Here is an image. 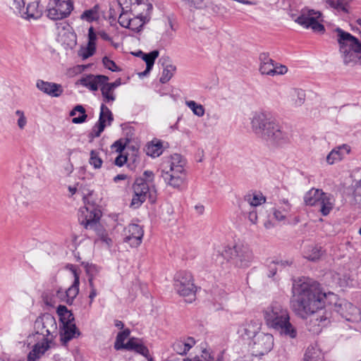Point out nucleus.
Masks as SVG:
<instances>
[{
    "label": "nucleus",
    "instance_id": "nucleus-1",
    "mask_svg": "<svg viewBox=\"0 0 361 361\" xmlns=\"http://www.w3.org/2000/svg\"><path fill=\"white\" fill-rule=\"evenodd\" d=\"M292 294L291 307L302 319L322 310L329 298L336 299V295L323 292L319 283L307 277L293 280Z\"/></svg>",
    "mask_w": 361,
    "mask_h": 361
},
{
    "label": "nucleus",
    "instance_id": "nucleus-2",
    "mask_svg": "<svg viewBox=\"0 0 361 361\" xmlns=\"http://www.w3.org/2000/svg\"><path fill=\"white\" fill-rule=\"evenodd\" d=\"M258 321H246L239 326L237 334L247 344V351L252 355L262 356L268 353L274 346L271 334L261 331Z\"/></svg>",
    "mask_w": 361,
    "mask_h": 361
},
{
    "label": "nucleus",
    "instance_id": "nucleus-3",
    "mask_svg": "<svg viewBox=\"0 0 361 361\" xmlns=\"http://www.w3.org/2000/svg\"><path fill=\"white\" fill-rule=\"evenodd\" d=\"M252 132L258 137L266 142L281 145L288 142V135L281 127L265 111H256L250 118Z\"/></svg>",
    "mask_w": 361,
    "mask_h": 361
},
{
    "label": "nucleus",
    "instance_id": "nucleus-4",
    "mask_svg": "<svg viewBox=\"0 0 361 361\" xmlns=\"http://www.w3.org/2000/svg\"><path fill=\"white\" fill-rule=\"evenodd\" d=\"M262 314L269 328L277 331L281 336L290 338L297 336V331L290 322L288 310L280 302H272L264 308Z\"/></svg>",
    "mask_w": 361,
    "mask_h": 361
},
{
    "label": "nucleus",
    "instance_id": "nucleus-5",
    "mask_svg": "<svg viewBox=\"0 0 361 361\" xmlns=\"http://www.w3.org/2000/svg\"><path fill=\"white\" fill-rule=\"evenodd\" d=\"M339 52L345 65L355 64L357 60L361 64V42L350 33L340 27L335 29Z\"/></svg>",
    "mask_w": 361,
    "mask_h": 361
},
{
    "label": "nucleus",
    "instance_id": "nucleus-6",
    "mask_svg": "<svg viewBox=\"0 0 361 361\" xmlns=\"http://www.w3.org/2000/svg\"><path fill=\"white\" fill-rule=\"evenodd\" d=\"M222 255L235 267L241 269L249 267L254 259L252 250L247 245L241 243L226 247Z\"/></svg>",
    "mask_w": 361,
    "mask_h": 361
},
{
    "label": "nucleus",
    "instance_id": "nucleus-7",
    "mask_svg": "<svg viewBox=\"0 0 361 361\" xmlns=\"http://www.w3.org/2000/svg\"><path fill=\"white\" fill-rule=\"evenodd\" d=\"M73 10L72 0H49L47 6V16L53 20L66 18Z\"/></svg>",
    "mask_w": 361,
    "mask_h": 361
},
{
    "label": "nucleus",
    "instance_id": "nucleus-8",
    "mask_svg": "<svg viewBox=\"0 0 361 361\" xmlns=\"http://www.w3.org/2000/svg\"><path fill=\"white\" fill-rule=\"evenodd\" d=\"M174 286L180 295L190 297L188 301L192 302L195 294V287L190 273L186 271L178 272L175 276Z\"/></svg>",
    "mask_w": 361,
    "mask_h": 361
},
{
    "label": "nucleus",
    "instance_id": "nucleus-9",
    "mask_svg": "<svg viewBox=\"0 0 361 361\" xmlns=\"http://www.w3.org/2000/svg\"><path fill=\"white\" fill-rule=\"evenodd\" d=\"M36 333L43 336L47 340L57 331V324L55 318L50 314H44L39 317L35 322Z\"/></svg>",
    "mask_w": 361,
    "mask_h": 361
},
{
    "label": "nucleus",
    "instance_id": "nucleus-10",
    "mask_svg": "<svg viewBox=\"0 0 361 361\" xmlns=\"http://www.w3.org/2000/svg\"><path fill=\"white\" fill-rule=\"evenodd\" d=\"M320 17L321 13L319 11L304 9L302 11L301 15L295 21L305 28L310 27L314 32H322L324 31V27L318 21Z\"/></svg>",
    "mask_w": 361,
    "mask_h": 361
},
{
    "label": "nucleus",
    "instance_id": "nucleus-11",
    "mask_svg": "<svg viewBox=\"0 0 361 361\" xmlns=\"http://www.w3.org/2000/svg\"><path fill=\"white\" fill-rule=\"evenodd\" d=\"M150 185L144 178L135 179L133 185L134 195L130 203L132 207L138 208L146 201L147 196L150 193Z\"/></svg>",
    "mask_w": 361,
    "mask_h": 361
},
{
    "label": "nucleus",
    "instance_id": "nucleus-12",
    "mask_svg": "<svg viewBox=\"0 0 361 361\" xmlns=\"http://www.w3.org/2000/svg\"><path fill=\"white\" fill-rule=\"evenodd\" d=\"M101 217V211L94 204H87L79 210L78 219L86 228H92Z\"/></svg>",
    "mask_w": 361,
    "mask_h": 361
},
{
    "label": "nucleus",
    "instance_id": "nucleus-13",
    "mask_svg": "<svg viewBox=\"0 0 361 361\" xmlns=\"http://www.w3.org/2000/svg\"><path fill=\"white\" fill-rule=\"evenodd\" d=\"M330 314L324 310L317 311V313L310 314V320L307 324L310 331L313 334H318L322 329L330 323Z\"/></svg>",
    "mask_w": 361,
    "mask_h": 361
},
{
    "label": "nucleus",
    "instance_id": "nucleus-14",
    "mask_svg": "<svg viewBox=\"0 0 361 361\" xmlns=\"http://www.w3.org/2000/svg\"><path fill=\"white\" fill-rule=\"evenodd\" d=\"M185 166L186 160L180 154H173L164 159L161 165V172L186 171Z\"/></svg>",
    "mask_w": 361,
    "mask_h": 361
},
{
    "label": "nucleus",
    "instance_id": "nucleus-15",
    "mask_svg": "<svg viewBox=\"0 0 361 361\" xmlns=\"http://www.w3.org/2000/svg\"><path fill=\"white\" fill-rule=\"evenodd\" d=\"M144 231L140 226L135 224H129L124 230V242L131 247H137L142 243Z\"/></svg>",
    "mask_w": 361,
    "mask_h": 361
},
{
    "label": "nucleus",
    "instance_id": "nucleus-16",
    "mask_svg": "<svg viewBox=\"0 0 361 361\" xmlns=\"http://www.w3.org/2000/svg\"><path fill=\"white\" fill-rule=\"evenodd\" d=\"M161 176L167 185L179 189L185 182L187 173L186 171H179V172L169 171L168 173L161 172Z\"/></svg>",
    "mask_w": 361,
    "mask_h": 361
},
{
    "label": "nucleus",
    "instance_id": "nucleus-17",
    "mask_svg": "<svg viewBox=\"0 0 361 361\" xmlns=\"http://www.w3.org/2000/svg\"><path fill=\"white\" fill-rule=\"evenodd\" d=\"M332 298H329L328 301L330 303L334 302V310L347 320L350 319V318L348 317L350 315L355 314L357 312L356 307L350 302L345 300L339 299L337 296L336 299Z\"/></svg>",
    "mask_w": 361,
    "mask_h": 361
},
{
    "label": "nucleus",
    "instance_id": "nucleus-18",
    "mask_svg": "<svg viewBox=\"0 0 361 361\" xmlns=\"http://www.w3.org/2000/svg\"><path fill=\"white\" fill-rule=\"evenodd\" d=\"M123 11H130L140 14V7H144L146 11H152V5L147 0H118Z\"/></svg>",
    "mask_w": 361,
    "mask_h": 361
},
{
    "label": "nucleus",
    "instance_id": "nucleus-19",
    "mask_svg": "<svg viewBox=\"0 0 361 361\" xmlns=\"http://www.w3.org/2000/svg\"><path fill=\"white\" fill-rule=\"evenodd\" d=\"M70 269L74 276V281L66 290H63L65 302L68 305L72 304L74 299L78 295L79 293L80 284L79 274L77 271V269L73 265H71Z\"/></svg>",
    "mask_w": 361,
    "mask_h": 361
},
{
    "label": "nucleus",
    "instance_id": "nucleus-20",
    "mask_svg": "<svg viewBox=\"0 0 361 361\" xmlns=\"http://www.w3.org/2000/svg\"><path fill=\"white\" fill-rule=\"evenodd\" d=\"M42 299L47 306L51 307L60 302H65L63 290L61 288L48 290L43 293Z\"/></svg>",
    "mask_w": 361,
    "mask_h": 361
},
{
    "label": "nucleus",
    "instance_id": "nucleus-21",
    "mask_svg": "<svg viewBox=\"0 0 361 361\" xmlns=\"http://www.w3.org/2000/svg\"><path fill=\"white\" fill-rule=\"evenodd\" d=\"M113 120V116L111 111L104 104L101 105L100 114L99 121L94 126L93 131L95 137H99L103 132L106 126V122L108 121L110 124Z\"/></svg>",
    "mask_w": 361,
    "mask_h": 361
},
{
    "label": "nucleus",
    "instance_id": "nucleus-22",
    "mask_svg": "<svg viewBox=\"0 0 361 361\" xmlns=\"http://www.w3.org/2000/svg\"><path fill=\"white\" fill-rule=\"evenodd\" d=\"M97 35L94 31V28L90 27L88 30V42L85 47H82L78 55L83 59H87L94 55L96 51Z\"/></svg>",
    "mask_w": 361,
    "mask_h": 361
},
{
    "label": "nucleus",
    "instance_id": "nucleus-23",
    "mask_svg": "<svg viewBox=\"0 0 361 361\" xmlns=\"http://www.w3.org/2000/svg\"><path fill=\"white\" fill-rule=\"evenodd\" d=\"M61 324V336L63 341H69L72 338H75L76 335L78 336L80 334V332L77 329L74 323V317H73V319L67 318V320H63Z\"/></svg>",
    "mask_w": 361,
    "mask_h": 361
},
{
    "label": "nucleus",
    "instance_id": "nucleus-24",
    "mask_svg": "<svg viewBox=\"0 0 361 361\" xmlns=\"http://www.w3.org/2000/svg\"><path fill=\"white\" fill-rule=\"evenodd\" d=\"M36 87L42 92L54 97H59L63 93L62 86L54 82L38 80Z\"/></svg>",
    "mask_w": 361,
    "mask_h": 361
},
{
    "label": "nucleus",
    "instance_id": "nucleus-25",
    "mask_svg": "<svg viewBox=\"0 0 361 361\" xmlns=\"http://www.w3.org/2000/svg\"><path fill=\"white\" fill-rule=\"evenodd\" d=\"M109 78L103 75H88L80 80V83L92 91H96L102 84L109 81Z\"/></svg>",
    "mask_w": 361,
    "mask_h": 361
},
{
    "label": "nucleus",
    "instance_id": "nucleus-26",
    "mask_svg": "<svg viewBox=\"0 0 361 361\" xmlns=\"http://www.w3.org/2000/svg\"><path fill=\"white\" fill-rule=\"evenodd\" d=\"M13 196L16 204L18 206L27 207L31 200V192L29 188L20 186L16 184L13 187Z\"/></svg>",
    "mask_w": 361,
    "mask_h": 361
},
{
    "label": "nucleus",
    "instance_id": "nucleus-27",
    "mask_svg": "<svg viewBox=\"0 0 361 361\" xmlns=\"http://www.w3.org/2000/svg\"><path fill=\"white\" fill-rule=\"evenodd\" d=\"M192 337H183L176 340L172 344L173 350L178 355H184L195 345Z\"/></svg>",
    "mask_w": 361,
    "mask_h": 361
},
{
    "label": "nucleus",
    "instance_id": "nucleus-28",
    "mask_svg": "<svg viewBox=\"0 0 361 361\" xmlns=\"http://www.w3.org/2000/svg\"><path fill=\"white\" fill-rule=\"evenodd\" d=\"M152 11H146L145 13L140 10V14L136 12H133V16L130 18V25L128 26V29H130L135 32H139L142 27L149 20V14Z\"/></svg>",
    "mask_w": 361,
    "mask_h": 361
},
{
    "label": "nucleus",
    "instance_id": "nucleus-29",
    "mask_svg": "<svg viewBox=\"0 0 361 361\" xmlns=\"http://www.w3.org/2000/svg\"><path fill=\"white\" fill-rule=\"evenodd\" d=\"M350 147L347 145H343L334 148L326 156V160L328 164L332 165L341 161L345 156L349 154Z\"/></svg>",
    "mask_w": 361,
    "mask_h": 361
},
{
    "label": "nucleus",
    "instance_id": "nucleus-30",
    "mask_svg": "<svg viewBox=\"0 0 361 361\" xmlns=\"http://www.w3.org/2000/svg\"><path fill=\"white\" fill-rule=\"evenodd\" d=\"M159 55V52L158 50H154L147 54L140 51L137 54V56H141L142 60L146 63V69L143 72L139 73L140 77L147 75L151 71L154 61Z\"/></svg>",
    "mask_w": 361,
    "mask_h": 361
},
{
    "label": "nucleus",
    "instance_id": "nucleus-31",
    "mask_svg": "<svg viewBox=\"0 0 361 361\" xmlns=\"http://www.w3.org/2000/svg\"><path fill=\"white\" fill-rule=\"evenodd\" d=\"M335 204V198L333 195L323 192L318 205L320 206V212L324 216L328 215Z\"/></svg>",
    "mask_w": 361,
    "mask_h": 361
},
{
    "label": "nucleus",
    "instance_id": "nucleus-32",
    "mask_svg": "<svg viewBox=\"0 0 361 361\" xmlns=\"http://www.w3.org/2000/svg\"><path fill=\"white\" fill-rule=\"evenodd\" d=\"M259 72L262 75L271 76L274 70V61L269 58L267 53H262L259 55Z\"/></svg>",
    "mask_w": 361,
    "mask_h": 361
},
{
    "label": "nucleus",
    "instance_id": "nucleus-33",
    "mask_svg": "<svg viewBox=\"0 0 361 361\" xmlns=\"http://www.w3.org/2000/svg\"><path fill=\"white\" fill-rule=\"evenodd\" d=\"M125 349L134 350L146 357L149 355L147 348L143 344L141 340L136 338H130L125 345Z\"/></svg>",
    "mask_w": 361,
    "mask_h": 361
},
{
    "label": "nucleus",
    "instance_id": "nucleus-34",
    "mask_svg": "<svg viewBox=\"0 0 361 361\" xmlns=\"http://www.w3.org/2000/svg\"><path fill=\"white\" fill-rule=\"evenodd\" d=\"M306 94L301 89H293L289 92L288 102L291 106L298 107L304 104Z\"/></svg>",
    "mask_w": 361,
    "mask_h": 361
},
{
    "label": "nucleus",
    "instance_id": "nucleus-35",
    "mask_svg": "<svg viewBox=\"0 0 361 361\" xmlns=\"http://www.w3.org/2000/svg\"><path fill=\"white\" fill-rule=\"evenodd\" d=\"M39 4L37 0L28 3L25 8L23 18L28 20L39 18L42 16V10L39 8Z\"/></svg>",
    "mask_w": 361,
    "mask_h": 361
},
{
    "label": "nucleus",
    "instance_id": "nucleus-36",
    "mask_svg": "<svg viewBox=\"0 0 361 361\" xmlns=\"http://www.w3.org/2000/svg\"><path fill=\"white\" fill-rule=\"evenodd\" d=\"M303 361H324V355L318 347L310 345L305 351Z\"/></svg>",
    "mask_w": 361,
    "mask_h": 361
},
{
    "label": "nucleus",
    "instance_id": "nucleus-37",
    "mask_svg": "<svg viewBox=\"0 0 361 361\" xmlns=\"http://www.w3.org/2000/svg\"><path fill=\"white\" fill-rule=\"evenodd\" d=\"M323 194L322 190L312 188L304 196V201L307 205L314 206L318 204Z\"/></svg>",
    "mask_w": 361,
    "mask_h": 361
},
{
    "label": "nucleus",
    "instance_id": "nucleus-38",
    "mask_svg": "<svg viewBox=\"0 0 361 361\" xmlns=\"http://www.w3.org/2000/svg\"><path fill=\"white\" fill-rule=\"evenodd\" d=\"M103 101L105 103L113 102L116 100L114 90L109 85V82H105L100 87Z\"/></svg>",
    "mask_w": 361,
    "mask_h": 361
},
{
    "label": "nucleus",
    "instance_id": "nucleus-39",
    "mask_svg": "<svg viewBox=\"0 0 361 361\" xmlns=\"http://www.w3.org/2000/svg\"><path fill=\"white\" fill-rule=\"evenodd\" d=\"M352 205L361 207V179L353 185V191L349 196Z\"/></svg>",
    "mask_w": 361,
    "mask_h": 361
},
{
    "label": "nucleus",
    "instance_id": "nucleus-40",
    "mask_svg": "<svg viewBox=\"0 0 361 361\" xmlns=\"http://www.w3.org/2000/svg\"><path fill=\"white\" fill-rule=\"evenodd\" d=\"M265 197L260 192H253L245 196V202L251 207H257L264 203Z\"/></svg>",
    "mask_w": 361,
    "mask_h": 361
},
{
    "label": "nucleus",
    "instance_id": "nucleus-41",
    "mask_svg": "<svg viewBox=\"0 0 361 361\" xmlns=\"http://www.w3.org/2000/svg\"><path fill=\"white\" fill-rule=\"evenodd\" d=\"M322 255V251L321 247L314 245H309L304 252L305 257L311 261L319 259Z\"/></svg>",
    "mask_w": 361,
    "mask_h": 361
},
{
    "label": "nucleus",
    "instance_id": "nucleus-42",
    "mask_svg": "<svg viewBox=\"0 0 361 361\" xmlns=\"http://www.w3.org/2000/svg\"><path fill=\"white\" fill-rule=\"evenodd\" d=\"M164 66L163 72L161 73V76L160 77L159 81L161 83H166L173 76V75L176 71V66H174L170 63H166Z\"/></svg>",
    "mask_w": 361,
    "mask_h": 361
},
{
    "label": "nucleus",
    "instance_id": "nucleus-43",
    "mask_svg": "<svg viewBox=\"0 0 361 361\" xmlns=\"http://www.w3.org/2000/svg\"><path fill=\"white\" fill-rule=\"evenodd\" d=\"M286 206L283 208L273 209L274 218L278 221H285L286 216L290 211V207L288 201H283Z\"/></svg>",
    "mask_w": 361,
    "mask_h": 361
},
{
    "label": "nucleus",
    "instance_id": "nucleus-44",
    "mask_svg": "<svg viewBox=\"0 0 361 361\" xmlns=\"http://www.w3.org/2000/svg\"><path fill=\"white\" fill-rule=\"evenodd\" d=\"M183 361H223V360L221 356L214 358L208 350H203L200 355H196L193 358H185Z\"/></svg>",
    "mask_w": 361,
    "mask_h": 361
},
{
    "label": "nucleus",
    "instance_id": "nucleus-45",
    "mask_svg": "<svg viewBox=\"0 0 361 361\" xmlns=\"http://www.w3.org/2000/svg\"><path fill=\"white\" fill-rule=\"evenodd\" d=\"M98 10L99 6L96 5L93 8L85 11L81 14L80 19L90 23L98 20L99 18Z\"/></svg>",
    "mask_w": 361,
    "mask_h": 361
},
{
    "label": "nucleus",
    "instance_id": "nucleus-46",
    "mask_svg": "<svg viewBox=\"0 0 361 361\" xmlns=\"http://www.w3.org/2000/svg\"><path fill=\"white\" fill-rule=\"evenodd\" d=\"M80 113V116H78V117H74L73 119H72V122L73 123H83L86 118H87V115L85 114V109H84V107L81 105H77L70 113V115L71 116H74L75 115H76L77 113Z\"/></svg>",
    "mask_w": 361,
    "mask_h": 361
},
{
    "label": "nucleus",
    "instance_id": "nucleus-47",
    "mask_svg": "<svg viewBox=\"0 0 361 361\" xmlns=\"http://www.w3.org/2000/svg\"><path fill=\"white\" fill-rule=\"evenodd\" d=\"M103 161L97 150H91L90 154L89 164L93 166L94 169H99L102 166Z\"/></svg>",
    "mask_w": 361,
    "mask_h": 361
},
{
    "label": "nucleus",
    "instance_id": "nucleus-48",
    "mask_svg": "<svg viewBox=\"0 0 361 361\" xmlns=\"http://www.w3.org/2000/svg\"><path fill=\"white\" fill-rule=\"evenodd\" d=\"M130 333V332L129 329H125L123 331L118 334L114 345L115 349H125L126 343H124V341L129 336Z\"/></svg>",
    "mask_w": 361,
    "mask_h": 361
},
{
    "label": "nucleus",
    "instance_id": "nucleus-49",
    "mask_svg": "<svg viewBox=\"0 0 361 361\" xmlns=\"http://www.w3.org/2000/svg\"><path fill=\"white\" fill-rule=\"evenodd\" d=\"M186 106L192 111V113L199 116L202 117L204 114V108L200 104L196 103L195 101H186Z\"/></svg>",
    "mask_w": 361,
    "mask_h": 361
},
{
    "label": "nucleus",
    "instance_id": "nucleus-50",
    "mask_svg": "<svg viewBox=\"0 0 361 361\" xmlns=\"http://www.w3.org/2000/svg\"><path fill=\"white\" fill-rule=\"evenodd\" d=\"M45 350L46 348L43 345H35L27 355V361H36Z\"/></svg>",
    "mask_w": 361,
    "mask_h": 361
},
{
    "label": "nucleus",
    "instance_id": "nucleus-51",
    "mask_svg": "<svg viewBox=\"0 0 361 361\" xmlns=\"http://www.w3.org/2000/svg\"><path fill=\"white\" fill-rule=\"evenodd\" d=\"M25 4L23 0H13L11 8L16 15L23 18Z\"/></svg>",
    "mask_w": 361,
    "mask_h": 361
},
{
    "label": "nucleus",
    "instance_id": "nucleus-52",
    "mask_svg": "<svg viewBox=\"0 0 361 361\" xmlns=\"http://www.w3.org/2000/svg\"><path fill=\"white\" fill-rule=\"evenodd\" d=\"M133 13H131L130 11H123L121 10V13L118 17V23L121 26L128 28L129 25H130V18L133 16Z\"/></svg>",
    "mask_w": 361,
    "mask_h": 361
},
{
    "label": "nucleus",
    "instance_id": "nucleus-53",
    "mask_svg": "<svg viewBox=\"0 0 361 361\" xmlns=\"http://www.w3.org/2000/svg\"><path fill=\"white\" fill-rule=\"evenodd\" d=\"M15 115L17 117V126L20 130H23L27 124V118L25 116V112L22 110L18 109L15 111Z\"/></svg>",
    "mask_w": 361,
    "mask_h": 361
},
{
    "label": "nucleus",
    "instance_id": "nucleus-54",
    "mask_svg": "<svg viewBox=\"0 0 361 361\" xmlns=\"http://www.w3.org/2000/svg\"><path fill=\"white\" fill-rule=\"evenodd\" d=\"M98 239L108 247L113 245V240L109 233L104 230H99L97 232Z\"/></svg>",
    "mask_w": 361,
    "mask_h": 361
},
{
    "label": "nucleus",
    "instance_id": "nucleus-55",
    "mask_svg": "<svg viewBox=\"0 0 361 361\" xmlns=\"http://www.w3.org/2000/svg\"><path fill=\"white\" fill-rule=\"evenodd\" d=\"M162 153L161 143L152 144L148 145L147 149V154L151 157H159Z\"/></svg>",
    "mask_w": 361,
    "mask_h": 361
},
{
    "label": "nucleus",
    "instance_id": "nucleus-56",
    "mask_svg": "<svg viewBox=\"0 0 361 361\" xmlns=\"http://www.w3.org/2000/svg\"><path fill=\"white\" fill-rule=\"evenodd\" d=\"M292 264V261H280V262H271V264H269V274H268V276L269 277H272L274 276L276 273V265L279 266V267H283L286 265H290Z\"/></svg>",
    "mask_w": 361,
    "mask_h": 361
},
{
    "label": "nucleus",
    "instance_id": "nucleus-57",
    "mask_svg": "<svg viewBox=\"0 0 361 361\" xmlns=\"http://www.w3.org/2000/svg\"><path fill=\"white\" fill-rule=\"evenodd\" d=\"M57 312L61 317V322L67 320L68 319H73V316L70 311L68 310L67 307L64 305H59L57 307Z\"/></svg>",
    "mask_w": 361,
    "mask_h": 361
},
{
    "label": "nucleus",
    "instance_id": "nucleus-58",
    "mask_svg": "<svg viewBox=\"0 0 361 361\" xmlns=\"http://www.w3.org/2000/svg\"><path fill=\"white\" fill-rule=\"evenodd\" d=\"M102 62L105 68H108L109 70L111 71H119L121 69L116 66L115 62L111 59H109L108 57L105 56L102 59Z\"/></svg>",
    "mask_w": 361,
    "mask_h": 361
},
{
    "label": "nucleus",
    "instance_id": "nucleus-59",
    "mask_svg": "<svg viewBox=\"0 0 361 361\" xmlns=\"http://www.w3.org/2000/svg\"><path fill=\"white\" fill-rule=\"evenodd\" d=\"M288 72V68L282 64L274 63V70L272 72L271 76L283 75Z\"/></svg>",
    "mask_w": 361,
    "mask_h": 361
},
{
    "label": "nucleus",
    "instance_id": "nucleus-60",
    "mask_svg": "<svg viewBox=\"0 0 361 361\" xmlns=\"http://www.w3.org/2000/svg\"><path fill=\"white\" fill-rule=\"evenodd\" d=\"M142 176H143L142 178H144L149 184L152 185L154 179V174L152 171H145Z\"/></svg>",
    "mask_w": 361,
    "mask_h": 361
},
{
    "label": "nucleus",
    "instance_id": "nucleus-61",
    "mask_svg": "<svg viewBox=\"0 0 361 361\" xmlns=\"http://www.w3.org/2000/svg\"><path fill=\"white\" fill-rule=\"evenodd\" d=\"M112 147L114 148L116 152H121L125 148V145H123L121 140H117L114 143Z\"/></svg>",
    "mask_w": 361,
    "mask_h": 361
},
{
    "label": "nucleus",
    "instance_id": "nucleus-62",
    "mask_svg": "<svg viewBox=\"0 0 361 361\" xmlns=\"http://www.w3.org/2000/svg\"><path fill=\"white\" fill-rule=\"evenodd\" d=\"M248 219L252 224H255L257 222V214L255 210H252L249 212L248 214Z\"/></svg>",
    "mask_w": 361,
    "mask_h": 361
},
{
    "label": "nucleus",
    "instance_id": "nucleus-63",
    "mask_svg": "<svg viewBox=\"0 0 361 361\" xmlns=\"http://www.w3.org/2000/svg\"><path fill=\"white\" fill-rule=\"evenodd\" d=\"M127 161V157L125 156L119 155L115 159V164L118 166H122Z\"/></svg>",
    "mask_w": 361,
    "mask_h": 361
},
{
    "label": "nucleus",
    "instance_id": "nucleus-64",
    "mask_svg": "<svg viewBox=\"0 0 361 361\" xmlns=\"http://www.w3.org/2000/svg\"><path fill=\"white\" fill-rule=\"evenodd\" d=\"M326 4L331 8L338 9V7L342 4V0H337L336 2L334 0H327Z\"/></svg>",
    "mask_w": 361,
    "mask_h": 361
}]
</instances>
